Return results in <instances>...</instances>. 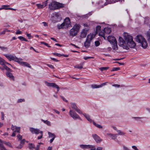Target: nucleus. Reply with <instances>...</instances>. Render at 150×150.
Segmentation results:
<instances>
[{
  "mask_svg": "<svg viewBox=\"0 0 150 150\" xmlns=\"http://www.w3.org/2000/svg\"><path fill=\"white\" fill-rule=\"evenodd\" d=\"M123 36L127 43L122 38L120 37L119 43V46L127 50L129 49V47L132 48H134L136 46V44L133 41L132 36L129 35L127 33H124Z\"/></svg>",
  "mask_w": 150,
  "mask_h": 150,
  "instance_id": "1",
  "label": "nucleus"
},
{
  "mask_svg": "<svg viewBox=\"0 0 150 150\" xmlns=\"http://www.w3.org/2000/svg\"><path fill=\"white\" fill-rule=\"evenodd\" d=\"M80 25L79 24H76L69 31V35L72 37L76 36L79 31Z\"/></svg>",
  "mask_w": 150,
  "mask_h": 150,
  "instance_id": "2",
  "label": "nucleus"
},
{
  "mask_svg": "<svg viewBox=\"0 0 150 150\" xmlns=\"http://www.w3.org/2000/svg\"><path fill=\"white\" fill-rule=\"evenodd\" d=\"M136 41L141 44L142 46L144 49H145L147 47L148 44L146 40L141 35H137Z\"/></svg>",
  "mask_w": 150,
  "mask_h": 150,
  "instance_id": "3",
  "label": "nucleus"
},
{
  "mask_svg": "<svg viewBox=\"0 0 150 150\" xmlns=\"http://www.w3.org/2000/svg\"><path fill=\"white\" fill-rule=\"evenodd\" d=\"M63 7L62 4L55 1L52 2L49 6V8L51 10L58 9Z\"/></svg>",
  "mask_w": 150,
  "mask_h": 150,
  "instance_id": "4",
  "label": "nucleus"
},
{
  "mask_svg": "<svg viewBox=\"0 0 150 150\" xmlns=\"http://www.w3.org/2000/svg\"><path fill=\"white\" fill-rule=\"evenodd\" d=\"M70 23L69 18L68 17L66 18L64 20L63 23L60 25H58V28L59 29L61 28H67L71 27V25Z\"/></svg>",
  "mask_w": 150,
  "mask_h": 150,
  "instance_id": "5",
  "label": "nucleus"
},
{
  "mask_svg": "<svg viewBox=\"0 0 150 150\" xmlns=\"http://www.w3.org/2000/svg\"><path fill=\"white\" fill-rule=\"evenodd\" d=\"M51 20L54 23H55L61 20V16L58 12H54L52 14L51 16Z\"/></svg>",
  "mask_w": 150,
  "mask_h": 150,
  "instance_id": "6",
  "label": "nucleus"
},
{
  "mask_svg": "<svg viewBox=\"0 0 150 150\" xmlns=\"http://www.w3.org/2000/svg\"><path fill=\"white\" fill-rule=\"evenodd\" d=\"M95 37V35L93 34H90L88 35L86 40L84 43V46L86 48L90 46L91 42Z\"/></svg>",
  "mask_w": 150,
  "mask_h": 150,
  "instance_id": "7",
  "label": "nucleus"
},
{
  "mask_svg": "<svg viewBox=\"0 0 150 150\" xmlns=\"http://www.w3.org/2000/svg\"><path fill=\"white\" fill-rule=\"evenodd\" d=\"M4 55L9 61H11V60H13L18 63L20 62V61L21 59V58H18L15 56H13L12 55L10 54H5Z\"/></svg>",
  "mask_w": 150,
  "mask_h": 150,
  "instance_id": "8",
  "label": "nucleus"
},
{
  "mask_svg": "<svg viewBox=\"0 0 150 150\" xmlns=\"http://www.w3.org/2000/svg\"><path fill=\"white\" fill-rule=\"evenodd\" d=\"M30 130L33 134H38L40 133V136L38 137V139H40L42 138L43 136L42 131H40L38 129H35L32 127L30 128Z\"/></svg>",
  "mask_w": 150,
  "mask_h": 150,
  "instance_id": "9",
  "label": "nucleus"
},
{
  "mask_svg": "<svg viewBox=\"0 0 150 150\" xmlns=\"http://www.w3.org/2000/svg\"><path fill=\"white\" fill-rule=\"evenodd\" d=\"M30 130L33 134H38L40 133V136L38 137V139H40L42 138L43 136L42 131H40L38 129H35L32 127L30 128Z\"/></svg>",
  "mask_w": 150,
  "mask_h": 150,
  "instance_id": "10",
  "label": "nucleus"
},
{
  "mask_svg": "<svg viewBox=\"0 0 150 150\" xmlns=\"http://www.w3.org/2000/svg\"><path fill=\"white\" fill-rule=\"evenodd\" d=\"M69 113L71 117L74 119H81L80 117L75 111L71 110H70Z\"/></svg>",
  "mask_w": 150,
  "mask_h": 150,
  "instance_id": "11",
  "label": "nucleus"
},
{
  "mask_svg": "<svg viewBox=\"0 0 150 150\" xmlns=\"http://www.w3.org/2000/svg\"><path fill=\"white\" fill-rule=\"evenodd\" d=\"M45 83L46 85L49 87H52L54 88H57V92H58L59 91V86L54 83H49L47 81L45 82Z\"/></svg>",
  "mask_w": 150,
  "mask_h": 150,
  "instance_id": "12",
  "label": "nucleus"
},
{
  "mask_svg": "<svg viewBox=\"0 0 150 150\" xmlns=\"http://www.w3.org/2000/svg\"><path fill=\"white\" fill-rule=\"evenodd\" d=\"M71 108L75 110L77 112L80 114H82V112L78 108L75 103H71Z\"/></svg>",
  "mask_w": 150,
  "mask_h": 150,
  "instance_id": "13",
  "label": "nucleus"
},
{
  "mask_svg": "<svg viewBox=\"0 0 150 150\" xmlns=\"http://www.w3.org/2000/svg\"><path fill=\"white\" fill-rule=\"evenodd\" d=\"M92 136L96 143H99L103 141L102 139L96 134H93Z\"/></svg>",
  "mask_w": 150,
  "mask_h": 150,
  "instance_id": "14",
  "label": "nucleus"
},
{
  "mask_svg": "<svg viewBox=\"0 0 150 150\" xmlns=\"http://www.w3.org/2000/svg\"><path fill=\"white\" fill-rule=\"evenodd\" d=\"M108 41L112 43H116L117 42L115 37L111 36H109L107 38Z\"/></svg>",
  "mask_w": 150,
  "mask_h": 150,
  "instance_id": "15",
  "label": "nucleus"
},
{
  "mask_svg": "<svg viewBox=\"0 0 150 150\" xmlns=\"http://www.w3.org/2000/svg\"><path fill=\"white\" fill-rule=\"evenodd\" d=\"M88 30V29L86 28H85L82 30L80 35L81 38H83L86 37L87 35V32Z\"/></svg>",
  "mask_w": 150,
  "mask_h": 150,
  "instance_id": "16",
  "label": "nucleus"
},
{
  "mask_svg": "<svg viewBox=\"0 0 150 150\" xmlns=\"http://www.w3.org/2000/svg\"><path fill=\"white\" fill-rule=\"evenodd\" d=\"M48 135H49L48 137L49 138H52V139H50V143H51L54 140V139L55 137V136L53 133H52L50 132H48Z\"/></svg>",
  "mask_w": 150,
  "mask_h": 150,
  "instance_id": "17",
  "label": "nucleus"
},
{
  "mask_svg": "<svg viewBox=\"0 0 150 150\" xmlns=\"http://www.w3.org/2000/svg\"><path fill=\"white\" fill-rule=\"evenodd\" d=\"M120 0H106V2L104 3V5L108 4L115 3L116 2L120 1Z\"/></svg>",
  "mask_w": 150,
  "mask_h": 150,
  "instance_id": "18",
  "label": "nucleus"
},
{
  "mask_svg": "<svg viewBox=\"0 0 150 150\" xmlns=\"http://www.w3.org/2000/svg\"><path fill=\"white\" fill-rule=\"evenodd\" d=\"M22 59H21L20 61V62L18 63L20 64L21 65H24L25 66H26L28 67L29 68H31V66L30 65V64L26 62H24L22 61Z\"/></svg>",
  "mask_w": 150,
  "mask_h": 150,
  "instance_id": "19",
  "label": "nucleus"
},
{
  "mask_svg": "<svg viewBox=\"0 0 150 150\" xmlns=\"http://www.w3.org/2000/svg\"><path fill=\"white\" fill-rule=\"evenodd\" d=\"M6 74L7 76L9 77L10 79L12 80H14V77L11 73L7 72L6 73Z\"/></svg>",
  "mask_w": 150,
  "mask_h": 150,
  "instance_id": "20",
  "label": "nucleus"
},
{
  "mask_svg": "<svg viewBox=\"0 0 150 150\" xmlns=\"http://www.w3.org/2000/svg\"><path fill=\"white\" fill-rule=\"evenodd\" d=\"M111 29L110 28H104V31L106 34H109L111 32Z\"/></svg>",
  "mask_w": 150,
  "mask_h": 150,
  "instance_id": "21",
  "label": "nucleus"
},
{
  "mask_svg": "<svg viewBox=\"0 0 150 150\" xmlns=\"http://www.w3.org/2000/svg\"><path fill=\"white\" fill-rule=\"evenodd\" d=\"M80 147L83 149H89V148L91 147V145H80Z\"/></svg>",
  "mask_w": 150,
  "mask_h": 150,
  "instance_id": "22",
  "label": "nucleus"
},
{
  "mask_svg": "<svg viewBox=\"0 0 150 150\" xmlns=\"http://www.w3.org/2000/svg\"><path fill=\"white\" fill-rule=\"evenodd\" d=\"M83 115L90 122H93L92 120L90 118V116L89 115H87L86 114H83Z\"/></svg>",
  "mask_w": 150,
  "mask_h": 150,
  "instance_id": "23",
  "label": "nucleus"
},
{
  "mask_svg": "<svg viewBox=\"0 0 150 150\" xmlns=\"http://www.w3.org/2000/svg\"><path fill=\"white\" fill-rule=\"evenodd\" d=\"M106 34V33H105L104 31V29L103 30V31H100L99 33V36H101L102 37L104 38V39H105V35Z\"/></svg>",
  "mask_w": 150,
  "mask_h": 150,
  "instance_id": "24",
  "label": "nucleus"
},
{
  "mask_svg": "<svg viewBox=\"0 0 150 150\" xmlns=\"http://www.w3.org/2000/svg\"><path fill=\"white\" fill-rule=\"evenodd\" d=\"M104 3L103 4V1H100L98 2V4L99 5V7L102 8L104 7Z\"/></svg>",
  "mask_w": 150,
  "mask_h": 150,
  "instance_id": "25",
  "label": "nucleus"
},
{
  "mask_svg": "<svg viewBox=\"0 0 150 150\" xmlns=\"http://www.w3.org/2000/svg\"><path fill=\"white\" fill-rule=\"evenodd\" d=\"M93 124L95 126L99 128L100 129H101L103 128V127L100 125H99L98 124H97L96 123L94 122H93Z\"/></svg>",
  "mask_w": 150,
  "mask_h": 150,
  "instance_id": "26",
  "label": "nucleus"
},
{
  "mask_svg": "<svg viewBox=\"0 0 150 150\" xmlns=\"http://www.w3.org/2000/svg\"><path fill=\"white\" fill-rule=\"evenodd\" d=\"M6 61L1 57L0 58V64L1 65H4L5 64Z\"/></svg>",
  "mask_w": 150,
  "mask_h": 150,
  "instance_id": "27",
  "label": "nucleus"
},
{
  "mask_svg": "<svg viewBox=\"0 0 150 150\" xmlns=\"http://www.w3.org/2000/svg\"><path fill=\"white\" fill-rule=\"evenodd\" d=\"M42 121H43L48 126H50L51 125V123L50 122L47 120H43L42 119Z\"/></svg>",
  "mask_w": 150,
  "mask_h": 150,
  "instance_id": "28",
  "label": "nucleus"
},
{
  "mask_svg": "<svg viewBox=\"0 0 150 150\" xmlns=\"http://www.w3.org/2000/svg\"><path fill=\"white\" fill-rule=\"evenodd\" d=\"M101 28V26L100 25H98L96 27V33H98L100 31Z\"/></svg>",
  "mask_w": 150,
  "mask_h": 150,
  "instance_id": "29",
  "label": "nucleus"
},
{
  "mask_svg": "<svg viewBox=\"0 0 150 150\" xmlns=\"http://www.w3.org/2000/svg\"><path fill=\"white\" fill-rule=\"evenodd\" d=\"M0 148L1 150H4L6 149L3 145V144L1 140H0Z\"/></svg>",
  "mask_w": 150,
  "mask_h": 150,
  "instance_id": "30",
  "label": "nucleus"
},
{
  "mask_svg": "<svg viewBox=\"0 0 150 150\" xmlns=\"http://www.w3.org/2000/svg\"><path fill=\"white\" fill-rule=\"evenodd\" d=\"M83 64H80L79 65H77L74 67L75 68H77L79 69H81L83 68Z\"/></svg>",
  "mask_w": 150,
  "mask_h": 150,
  "instance_id": "31",
  "label": "nucleus"
},
{
  "mask_svg": "<svg viewBox=\"0 0 150 150\" xmlns=\"http://www.w3.org/2000/svg\"><path fill=\"white\" fill-rule=\"evenodd\" d=\"M29 148L30 149H33L35 148V146L34 144H29Z\"/></svg>",
  "mask_w": 150,
  "mask_h": 150,
  "instance_id": "32",
  "label": "nucleus"
},
{
  "mask_svg": "<svg viewBox=\"0 0 150 150\" xmlns=\"http://www.w3.org/2000/svg\"><path fill=\"white\" fill-rule=\"evenodd\" d=\"M18 38L20 40L22 41H25L26 42L28 41V40L26 39L25 38H24L23 36H19L18 37Z\"/></svg>",
  "mask_w": 150,
  "mask_h": 150,
  "instance_id": "33",
  "label": "nucleus"
},
{
  "mask_svg": "<svg viewBox=\"0 0 150 150\" xmlns=\"http://www.w3.org/2000/svg\"><path fill=\"white\" fill-rule=\"evenodd\" d=\"M3 67L4 68L6 69V70L10 71H12L11 69L10 68H9V67H7L5 64L4 65Z\"/></svg>",
  "mask_w": 150,
  "mask_h": 150,
  "instance_id": "34",
  "label": "nucleus"
},
{
  "mask_svg": "<svg viewBox=\"0 0 150 150\" xmlns=\"http://www.w3.org/2000/svg\"><path fill=\"white\" fill-rule=\"evenodd\" d=\"M109 68L108 67H102L99 68V69L101 71H103L104 70H106Z\"/></svg>",
  "mask_w": 150,
  "mask_h": 150,
  "instance_id": "35",
  "label": "nucleus"
},
{
  "mask_svg": "<svg viewBox=\"0 0 150 150\" xmlns=\"http://www.w3.org/2000/svg\"><path fill=\"white\" fill-rule=\"evenodd\" d=\"M91 86L93 88H100V85H97L96 84L92 85Z\"/></svg>",
  "mask_w": 150,
  "mask_h": 150,
  "instance_id": "36",
  "label": "nucleus"
},
{
  "mask_svg": "<svg viewBox=\"0 0 150 150\" xmlns=\"http://www.w3.org/2000/svg\"><path fill=\"white\" fill-rule=\"evenodd\" d=\"M117 132L118 133V134L119 135H124L125 133L122 131L120 130H117Z\"/></svg>",
  "mask_w": 150,
  "mask_h": 150,
  "instance_id": "37",
  "label": "nucleus"
},
{
  "mask_svg": "<svg viewBox=\"0 0 150 150\" xmlns=\"http://www.w3.org/2000/svg\"><path fill=\"white\" fill-rule=\"evenodd\" d=\"M117 42L116 43H113V49L115 50H117L118 49L117 46Z\"/></svg>",
  "mask_w": 150,
  "mask_h": 150,
  "instance_id": "38",
  "label": "nucleus"
},
{
  "mask_svg": "<svg viewBox=\"0 0 150 150\" xmlns=\"http://www.w3.org/2000/svg\"><path fill=\"white\" fill-rule=\"evenodd\" d=\"M4 144L9 147H11L12 146L11 145L10 142L5 141L4 142Z\"/></svg>",
  "mask_w": 150,
  "mask_h": 150,
  "instance_id": "39",
  "label": "nucleus"
},
{
  "mask_svg": "<svg viewBox=\"0 0 150 150\" xmlns=\"http://www.w3.org/2000/svg\"><path fill=\"white\" fill-rule=\"evenodd\" d=\"M36 6L38 8H43V6L42 4H37Z\"/></svg>",
  "mask_w": 150,
  "mask_h": 150,
  "instance_id": "40",
  "label": "nucleus"
},
{
  "mask_svg": "<svg viewBox=\"0 0 150 150\" xmlns=\"http://www.w3.org/2000/svg\"><path fill=\"white\" fill-rule=\"evenodd\" d=\"M0 48L3 51H6L8 48L7 47H4L3 46H0Z\"/></svg>",
  "mask_w": 150,
  "mask_h": 150,
  "instance_id": "41",
  "label": "nucleus"
},
{
  "mask_svg": "<svg viewBox=\"0 0 150 150\" xmlns=\"http://www.w3.org/2000/svg\"><path fill=\"white\" fill-rule=\"evenodd\" d=\"M47 1L48 0H47L44 2L42 3V5L43 6V8L46 6L47 3Z\"/></svg>",
  "mask_w": 150,
  "mask_h": 150,
  "instance_id": "42",
  "label": "nucleus"
},
{
  "mask_svg": "<svg viewBox=\"0 0 150 150\" xmlns=\"http://www.w3.org/2000/svg\"><path fill=\"white\" fill-rule=\"evenodd\" d=\"M27 36L28 37V39H30L33 38V37L30 34L28 33L27 32L25 33Z\"/></svg>",
  "mask_w": 150,
  "mask_h": 150,
  "instance_id": "43",
  "label": "nucleus"
},
{
  "mask_svg": "<svg viewBox=\"0 0 150 150\" xmlns=\"http://www.w3.org/2000/svg\"><path fill=\"white\" fill-rule=\"evenodd\" d=\"M53 54L54 55L57 56H58V57H59L62 56V54H61L59 53H53Z\"/></svg>",
  "mask_w": 150,
  "mask_h": 150,
  "instance_id": "44",
  "label": "nucleus"
},
{
  "mask_svg": "<svg viewBox=\"0 0 150 150\" xmlns=\"http://www.w3.org/2000/svg\"><path fill=\"white\" fill-rule=\"evenodd\" d=\"M120 68L119 67H114L112 68V70L111 71H117L118 70H120Z\"/></svg>",
  "mask_w": 150,
  "mask_h": 150,
  "instance_id": "45",
  "label": "nucleus"
},
{
  "mask_svg": "<svg viewBox=\"0 0 150 150\" xmlns=\"http://www.w3.org/2000/svg\"><path fill=\"white\" fill-rule=\"evenodd\" d=\"M40 43L41 44H43L47 46V47H50V46H49V45H48V43H45V42H40Z\"/></svg>",
  "mask_w": 150,
  "mask_h": 150,
  "instance_id": "46",
  "label": "nucleus"
},
{
  "mask_svg": "<svg viewBox=\"0 0 150 150\" xmlns=\"http://www.w3.org/2000/svg\"><path fill=\"white\" fill-rule=\"evenodd\" d=\"M89 149H90V150H96V148L95 146L91 145V147Z\"/></svg>",
  "mask_w": 150,
  "mask_h": 150,
  "instance_id": "47",
  "label": "nucleus"
},
{
  "mask_svg": "<svg viewBox=\"0 0 150 150\" xmlns=\"http://www.w3.org/2000/svg\"><path fill=\"white\" fill-rule=\"evenodd\" d=\"M22 33L21 31L19 30H18L16 32V35L21 34Z\"/></svg>",
  "mask_w": 150,
  "mask_h": 150,
  "instance_id": "48",
  "label": "nucleus"
},
{
  "mask_svg": "<svg viewBox=\"0 0 150 150\" xmlns=\"http://www.w3.org/2000/svg\"><path fill=\"white\" fill-rule=\"evenodd\" d=\"M117 134H113L112 137V139H116L117 137Z\"/></svg>",
  "mask_w": 150,
  "mask_h": 150,
  "instance_id": "49",
  "label": "nucleus"
},
{
  "mask_svg": "<svg viewBox=\"0 0 150 150\" xmlns=\"http://www.w3.org/2000/svg\"><path fill=\"white\" fill-rule=\"evenodd\" d=\"M20 129V127H17L15 131H16V132L19 133Z\"/></svg>",
  "mask_w": 150,
  "mask_h": 150,
  "instance_id": "50",
  "label": "nucleus"
},
{
  "mask_svg": "<svg viewBox=\"0 0 150 150\" xmlns=\"http://www.w3.org/2000/svg\"><path fill=\"white\" fill-rule=\"evenodd\" d=\"M123 150H130L125 145L123 146Z\"/></svg>",
  "mask_w": 150,
  "mask_h": 150,
  "instance_id": "51",
  "label": "nucleus"
},
{
  "mask_svg": "<svg viewBox=\"0 0 150 150\" xmlns=\"http://www.w3.org/2000/svg\"><path fill=\"white\" fill-rule=\"evenodd\" d=\"M94 57H84L83 58L85 60H86L89 59H91V58H93Z\"/></svg>",
  "mask_w": 150,
  "mask_h": 150,
  "instance_id": "52",
  "label": "nucleus"
},
{
  "mask_svg": "<svg viewBox=\"0 0 150 150\" xmlns=\"http://www.w3.org/2000/svg\"><path fill=\"white\" fill-rule=\"evenodd\" d=\"M95 45L96 46H98L100 45V42L98 41H96L95 42Z\"/></svg>",
  "mask_w": 150,
  "mask_h": 150,
  "instance_id": "53",
  "label": "nucleus"
},
{
  "mask_svg": "<svg viewBox=\"0 0 150 150\" xmlns=\"http://www.w3.org/2000/svg\"><path fill=\"white\" fill-rule=\"evenodd\" d=\"M17 127H16V126H13V125H12L11 126V129L13 130L14 131L15 130H16Z\"/></svg>",
  "mask_w": 150,
  "mask_h": 150,
  "instance_id": "54",
  "label": "nucleus"
},
{
  "mask_svg": "<svg viewBox=\"0 0 150 150\" xmlns=\"http://www.w3.org/2000/svg\"><path fill=\"white\" fill-rule=\"evenodd\" d=\"M24 101H25L24 99H19L18 100V103H21L22 102H24Z\"/></svg>",
  "mask_w": 150,
  "mask_h": 150,
  "instance_id": "55",
  "label": "nucleus"
},
{
  "mask_svg": "<svg viewBox=\"0 0 150 150\" xmlns=\"http://www.w3.org/2000/svg\"><path fill=\"white\" fill-rule=\"evenodd\" d=\"M112 86H113L117 88H119L120 86V85L117 84H113L112 85Z\"/></svg>",
  "mask_w": 150,
  "mask_h": 150,
  "instance_id": "56",
  "label": "nucleus"
},
{
  "mask_svg": "<svg viewBox=\"0 0 150 150\" xmlns=\"http://www.w3.org/2000/svg\"><path fill=\"white\" fill-rule=\"evenodd\" d=\"M17 137L18 139H21L22 138V136L19 134H18Z\"/></svg>",
  "mask_w": 150,
  "mask_h": 150,
  "instance_id": "57",
  "label": "nucleus"
},
{
  "mask_svg": "<svg viewBox=\"0 0 150 150\" xmlns=\"http://www.w3.org/2000/svg\"><path fill=\"white\" fill-rule=\"evenodd\" d=\"M25 139H23L22 140H21L20 142V144H24L25 143Z\"/></svg>",
  "mask_w": 150,
  "mask_h": 150,
  "instance_id": "58",
  "label": "nucleus"
},
{
  "mask_svg": "<svg viewBox=\"0 0 150 150\" xmlns=\"http://www.w3.org/2000/svg\"><path fill=\"white\" fill-rule=\"evenodd\" d=\"M6 32V30H4L2 32H0V35L4 34Z\"/></svg>",
  "mask_w": 150,
  "mask_h": 150,
  "instance_id": "59",
  "label": "nucleus"
},
{
  "mask_svg": "<svg viewBox=\"0 0 150 150\" xmlns=\"http://www.w3.org/2000/svg\"><path fill=\"white\" fill-rule=\"evenodd\" d=\"M132 148L134 149V150H139L137 147L135 146H132Z\"/></svg>",
  "mask_w": 150,
  "mask_h": 150,
  "instance_id": "60",
  "label": "nucleus"
},
{
  "mask_svg": "<svg viewBox=\"0 0 150 150\" xmlns=\"http://www.w3.org/2000/svg\"><path fill=\"white\" fill-rule=\"evenodd\" d=\"M106 83H102L100 85V87H102V86H103L106 85Z\"/></svg>",
  "mask_w": 150,
  "mask_h": 150,
  "instance_id": "61",
  "label": "nucleus"
},
{
  "mask_svg": "<svg viewBox=\"0 0 150 150\" xmlns=\"http://www.w3.org/2000/svg\"><path fill=\"white\" fill-rule=\"evenodd\" d=\"M1 118L2 120H4V113L3 112H1Z\"/></svg>",
  "mask_w": 150,
  "mask_h": 150,
  "instance_id": "62",
  "label": "nucleus"
},
{
  "mask_svg": "<svg viewBox=\"0 0 150 150\" xmlns=\"http://www.w3.org/2000/svg\"><path fill=\"white\" fill-rule=\"evenodd\" d=\"M47 66L50 68L53 69L54 68V67L52 65L47 64Z\"/></svg>",
  "mask_w": 150,
  "mask_h": 150,
  "instance_id": "63",
  "label": "nucleus"
},
{
  "mask_svg": "<svg viewBox=\"0 0 150 150\" xmlns=\"http://www.w3.org/2000/svg\"><path fill=\"white\" fill-rule=\"evenodd\" d=\"M103 148L102 147H99L97 148L96 150H102Z\"/></svg>",
  "mask_w": 150,
  "mask_h": 150,
  "instance_id": "64",
  "label": "nucleus"
}]
</instances>
